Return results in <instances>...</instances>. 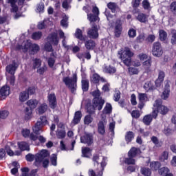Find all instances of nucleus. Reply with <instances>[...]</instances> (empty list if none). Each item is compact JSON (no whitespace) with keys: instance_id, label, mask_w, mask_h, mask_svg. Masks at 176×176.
Here are the masks:
<instances>
[{"instance_id":"f257e3e1","label":"nucleus","mask_w":176,"mask_h":176,"mask_svg":"<svg viewBox=\"0 0 176 176\" xmlns=\"http://www.w3.org/2000/svg\"><path fill=\"white\" fill-rule=\"evenodd\" d=\"M119 57L123 60V63L126 67L131 65V57L134 54L130 50V48L125 47L124 50L121 49L118 51Z\"/></svg>"},{"instance_id":"f03ea898","label":"nucleus","mask_w":176,"mask_h":176,"mask_svg":"<svg viewBox=\"0 0 176 176\" xmlns=\"http://www.w3.org/2000/svg\"><path fill=\"white\" fill-rule=\"evenodd\" d=\"M18 50H23V52H28L31 50L33 54L38 53L39 52V45L38 44H32L30 41H25L23 42L22 45H18L16 47Z\"/></svg>"},{"instance_id":"7ed1b4c3","label":"nucleus","mask_w":176,"mask_h":176,"mask_svg":"<svg viewBox=\"0 0 176 176\" xmlns=\"http://www.w3.org/2000/svg\"><path fill=\"white\" fill-rule=\"evenodd\" d=\"M52 45H54V46H57V45H58L57 32H53L48 36L47 43L45 45V50H46V52H52V50H53Z\"/></svg>"},{"instance_id":"20e7f679","label":"nucleus","mask_w":176,"mask_h":176,"mask_svg":"<svg viewBox=\"0 0 176 176\" xmlns=\"http://www.w3.org/2000/svg\"><path fill=\"white\" fill-rule=\"evenodd\" d=\"M63 82L65 84L67 87L74 93L75 90H76V82H77V78H76V75H74L73 78H69V77H64L63 78Z\"/></svg>"},{"instance_id":"39448f33","label":"nucleus","mask_w":176,"mask_h":176,"mask_svg":"<svg viewBox=\"0 0 176 176\" xmlns=\"http://www.w3.org/2000/svg\"><path fill=\"white\" fill-rule=\"evenodd\" d=\"M50 156V153L47 150H42L39 153H38L35 155V166H41V163L44 159H47L46 157H49Z\"/></svg>"},{"instance_id":"423d86ee","label":"nucleus","mask_w":176,"mask_h":176,"mask_svg":"<svg viewBox=\"0 0 176 176\" xmlns=\"http://www.w3.org/2000/svg\"><path fill=\"white\" fill-rule=\"evenodd\" d=\"M93 162L94 163H96V165L98 166V162L100 160H101L100 164H101V168L100 170L98 172L97 176H102V170H104V168L105 166H107V157H99L97 155H94L92 158Z\"/></svg>"},{"instance_id":"0eeeda50","label":"nucleus","mask_w":176,"mask_h":176,"mask_svg":"<svg viewBox=\"0 0 176 176\" xmlns=\"http://www.w3.org/2000/svg\"><path fill=\"white\" fill-rule=\"evenodd\" d=\"M104 104H105V101L102 99L94 98L93 107L92 109H88L89 113H94V111L98 109V111H101L102 109V107H104Z\"/></svg>"},{"instance_id":"6e6552de","label":"nucleus","mask_w":176,"mask_h":176,"mask_svg":"<svg viewBox=\"0 0 176 176\" xmlns=\"http://www.w3.org/2000/svg\"><path fill=\"white\" fill-rule=\"evenodd\" d=\"M154 107L157 108L158 112L161 113V115H166L168 112V108L162 105V100H156L154 103Z\"/></svg>"},{"instance_id":"1a4fd4ad","label":"nucleus","mask_w":176,"mask_h":176,"mask_svg":"<svg viewBox=\"0 0 176 176\" xmlns=\"http://www.w3.org/2000/svg\"><path fill=\"white\" fill-rule=\"evenodd\" d=\"M93 14H88L87 19L91 23H94V21H98V14H100V10L98 8L94 7L92 9Z\"/></svg>"},{"instance_id":"9d476101","label":"nucleus","mask_w":176,"mask_h":176,"mask_svg":"<svg viewBox=\"0 0 176 176\" xmlns=\"http://www.w3.org/2000/svg\"><path fill=\"white\" fill-rule=\"evenodd\" d=\"M6 152L9 156H13L14 153L9 146H6L5 148H0V160H3L6 159Z\"/></svg>"},{"instance_id":"9b49d317","label":"nucleus","mask_w":176,"mask_h":176,"mask_svg":"<svg viewBox=\"0 0 176 176\" xmlns=\"http://www.w3.org/2000/svg\"><path fill=\"white\" fill-rule=\"evenodd\" d=\"M153 55L155 57H160L163 54V50L160 45V43H154L153 47L152 50Z\"/></svg>"},{"instance_id":"f8f14e48","label":"nucleus","mask_w":176,"mask_h":176,"mask_svg":"<svg viewBox=\"0 0 176 176\" xmlns=\"http://www.w3.org/2000/svg\"><path fill=\"white\" fill-rule=\"evenodd\" d=\"M87 34L91 39H97V38H98V28L97 25H94L88 29Z\"/></svg>"},{"instance_id":"ddd939ff","label":"nucleus","mask_w":176,"mask_h":176,"mask_svg":"<svg viewBox=\"0 0 176 176\" xmlns=\"http://www.w3.org/2000/svg\"><path fill=\"white\" fill-rule=\"evenodd\" d=\"M168 97H170V81H166L161 98L162 100H167Z\"/></svg>"},{"instance_id":"4468645a","label":"nucleus","mask_w":176,"mask_h":176,"mask_svg":"<svg viewBox=\"0 0 176 176\" xmlns=\"http://www.w3.org/2000/svg\"><path fill=\"white\" fill-rule=\"evenodd\" d=\"M10 94V88L8 85H5L0 89V98L1 100H5Z\"/></svg>"},{"instance_id":"2eb2a0df","label":"nucleus","mask_w":176,"mask_h":176,"mask_svg":"<svg viewBox=\"0 0 176 176\" xmlns=\"http://www.w3.org/2000/svg\"><path fill=\"white\" fill-rule=\"evenodd\" d=\"M48 101L50 102V107L52 109H54L57 107V99L54 94H50L47 96Z\"/></svg>"},{"instance_id":"dca6fc26","label":"nucleus","mask_w":176,"mask_h":176,"mask_svg":"<svg viewBox=\"0 0 176 176\" xmlns=\"http://www.w3.org/2000/svg\"><path fill=\"white\" fill-rule=\"evenodd\" d=\"M104 72L106 74H110L111 75L116 73V67L111 65H104L103 67Z\"/></svg>"},{"instance_id":"f3484780","label":"nucleus","mask_w":176,"mask_h":176,"mask_svg":"<svg viewBox=\"0 0 176 176\" xmlns=\"http://www.w3.org/2000/svg\"><path fill=\"white\" fill-rule=\"evenodd\" d=\"M158 174L162 176H174V174L170 172V168L168 167H162L158 169Z\"/></svg>"},{"instance_id":"a211bd4d","label":"nucleus","mask_w":176,"mask_h":176,"mask_svg":"<svg viewBox=\"0 0 176 176\" xmlns=\"http://www.w3.org/2000/svg\"><path fill=\"white\" fill-rule=\"evenodd\" d=\"M80 141L82 144H87V145H91L93 144V138L89 134H86L80 138Z\"/></svg>"},{"instance_id":"6ab92c4d","label":"nucleus","mask_w":176,"mask_h":176,"mask_svg":"<svg viewBox=\"0 0 176 176\" xmlns=\"http://www.w3.org/2000/svg\"><path fill=\"white\" fill-rule=\"evenodd\" d=\"M105 124H107V121L105 120L100 121L98 124V133L102 134V135L105 134Z\"/></svg>"},{"instance_id":"aec40b11","label":"nucleus","mask_w":176,"mask_h":176,"mask_svg":"<svg viewBox=\"0 0 176 176\" xmlns=\"http://www.w3.org/2000/svg\"><path fill=\"white\" fill-rule=\"evenodd\" d=\"M142 67L146 72H149L151 67H152V58L149 57L146 61L143 62Z\"/></svg>"},{"instance_id":"412c9836","label":"nucleus","mask_w":176,"mask_h":176,"mask_svg":"<svg viewBox=\"0 0 176 176\" xmlns=\"http://www.w3.org/2000/svg\"><path fill=\"white\" fill-rule=\"evenodd\" d=\"M16 69H17V65H16V63H12L6 67V72H8L10 75H14Z\"/></svg>"},{"instance_id":"4be33fe9","label":"nucleus","mask_w":176,"mask_h":176,"mask_svg":"<svg viewBox=\"0 0 176 176\" xmlns=\"http://www.w3.org/2000/svg\"><path fill=\"white\" fill-rule=\"evenodd\" d=\"M47 111V104H46L45 103L40 104L39 107L36 109V113H38V115H43V113H45V112H46Z\"/></svg>"},{"instance_id":"5701e85b","label":"nucleus","mask_w":176,"mask_h":176,"mask_svg":"<svg viewBox=\"0 0 176 176\" xmlns=\"http://www.w3.org/2000/svg\"><path fill=\"white\" fill-rule=\"evenodd\" d=\"M43 126L41 124V122L37 121L35 125L32 127V130L35 134H41L43 131L42 130Z\"/></svg>"},{"instance_id":"b1692460","label":"nucleus","mask_w":176,"mask_h":176,"mask_svg":"<svg viewBox=\"0 0 176 176\" xmlns=\"http://www.w3.org/2000/svg\"><path fill=\"white\" fill-rule=\"evenodd\" d=\"M141 0H132L131 5L133 8V13H140V9L138 8L140 6Z\"/></svg>"},{"instance_id":"393cba45","label":"nucleus","mask_w":176,"mask_h":176,"mask_svg":"<svg viewBox=\"0 0 176 176\" xmlns=\"http://www.w3.org/2000/svg\"><path fill=\"white\" fill-rule=\"evenodd\" d=\"M115 30L116 36H120V34H122V22H120V21L116 22Z\"/></svg>"},{"instance_id":"a878e982","label":"nucleus","mask_w":176,"mask_h":176,"mask_svg":"<svg viewBox=\"0 0 176 176\" xmlns=\"http://www.w3.org/2000/svg\"><path fill=\"white\" fill-rule=\"evenodd\" d=\"M30 98V95L27 91H24L20 93L19 94V101L21 102H25Z\"/></svg>"},{"instance_id":"bb28decb","label":"nucleus","mask_w":176,"mask_h":176,"mask_svg":"<svg viewBox=\"0 0 176 176\" xmlns=\"http://www.w3.org/2000/svg\"><path fill=\"white\" fill-rule=\"evenodd\" d=\"M58 34L60 39H63L62 44L63 47L65 49H68V45H67V41H65V39H67V36H65V34L64 33V32H63V30H59Z\"/></svg>"},{"instance_id":"cd10ccee","label":"nucleus","mask_w":176,"mask_h":176,"mask_svg":"<svg viewBox=\"0 0 176 176\" xmlns=\"http://www.w3.org/2000/svg\"><path fill=\"white\" fill-rule=\"evenodd\" d=\"M81 119H82V112H80V111H78L74 114L72 123H74V124H78V123L80 122Z\"/></svg>"},{"instance_id":"c85d7f7f","label":"nucleus","mask_w":176,"mask_h":176,"mask_svg":"<svg viewBox=\"0 0 176 176\" xmlns=\"http://www.w3.org/2000/svg\"><path fill=\"white\" fill-rule=\"evenodd\" d=\"M143 87L146 91H152V90H155V86H153V83L152 81L149 80L144 83Z\"/></svg>"},{"instance_id":"c756f323","label":"nucleus","mask_w":176,"mask_h":176,"mask_svg":"<svg viewBox=\"0 0 176 176\" xmlns=\"http://www.w3.org/2000/svg\"><path fill=\"white\" fill-rule=\"evenodd\" d=\"M148 17H149V15L145 14L144 13H140L136 17V19L140 23H146L148 21Z\"/></svg>"},{"instance_id":"7c9ffc66","label":"nucleus","mask_w":176,"mask_h":176,"mask_svg":"<svg viewBox=\"0 0 176 176\" xmlns=\"http://www.w3.org/2000/svg\"><path fill=\"white\" fill-rule=\"evenodd\" d=\"M85 45L87 50H93L96 47V42L93 40H89L85 42Z\"/></svg>"},{"instance_id":"2f4dec72","label":"nucleus","mask_w":176,"mask_h":176,"mask_svg":"<svg viewBox=\"0 0 176 176\" xmlns=\"http://www.w3.org/2000/svg\"><path fill=\"white\" fill-rule=\"evenodd\" d=\"M75 37L80 41H86V36H83V33L80 29L76 30Z\"/></svg>"},{"instance_id":"473e14b6","label":"nucleus","mask_w":176,"mask_h":176,"mask_svg":"<svg viewBox=\"0 0 176 176\" xmlns=\"http://www.w3.org/2000/svg\"><path fill=\"white\" fill-rule=\"evenodd\" d=\"M18 146L21 151H30V145L25 142L18 143Z\"/></svg>"},{"instance_id":"72a5a7b5","label":"nucleus","mask_w":176,"mask_h":176,"mask_svg":"<svg viewBox=\"0 0 176 176\" xmlns=\"http://www.w3.org/2000/svg\"><path fill=\"white\" fill-rule=\"evenodd\" d=\"M27 105L30 107L31 109H35L38 105V100L35 99H31L27 102Z\"/></svg>"},{"instance_id":"f704fd0d","label":"nucleus","mask_w":176,"mask_h":176,"mask_svg":"<svg viewBox=\"0 0 176 176\" xmlns=\"http://www.w3.org/2000/svg\"><path fill=\"white\" fill-rule=\"evenodd\" d=\"M140 153V150L135 147H133L128 153V155L129 157H135L136 155Z\"/></svg>"},{"instance_id":"c9c22d12","label":"nucleus","mask_w":176,"mask_h":176,"mask_svg":"<svg viewBox=\"0 0 176 176\" xmlns=\"http://www.w3.org/2000/svg\"><path fill=\"white\" fill-rule=\"evenodd\" d=\"M153 120V118H152V115H146L143 118V123L146 124V126H149V124L152 123Z\"/></svg>"},{"instance_id":"e433bc0d","label":"nucleus","mask_w":176,"mask_h":176,"mask_svg":"<svg viewBox=\"0 0 176 176\" xmlns=\"http://www.w3.org/2000/svg\"><path fill=\"white\" fill-rule=\"evenodd\" d=\"M82 153L84 157H90V156H91V150L90 149V148L87 147L82 148Z\"/></svg>"},{"instance_id":"4c0bfd02","label":"nucleus","mask_w":176,"mask_h":176,"mask_svg":"<svg viewBox=\"0 0 176 176\" xmlns=\"http://www.w3.org/2000/svg\"><path fill=\"white\" fill-rule=\"evenodd\" d=\"M42 65V60L41 59L35 58L32 60L33 69H36Z\"/></svg>"},{"instance_id":"58836bf2","label":"nucleus","mask_w":176,"mask_h":176,"mask_svg":"<svg viewBox=\"0 0 176 176\" xmlns=\"http://www.w3.org/2000/svg\"><path fill=\"white\" fill-rule=\"evenodd\" d=\"M32 118V110L29 109L28 107L25 108V119L26 120H30V119Z\"/></svg>"},{"instance_id":"ea45409f","label":"nucleus","mask_w":176,"mask_h":176,"mask_svg":"<svg viewBox=\"0 0 176 176\" xmlns=\"http://www.w3.org/2000/svg\"><path fill=\"white\" fill-rule=\"evenodd\" d=\"M7 1L11 5V12H14V13H16V12L19 10V7H17L16 5V0H7Z\"/></svg>"},{"instance_id":"a19ab883","label":"nucleus","mask_w":176,"mask_h":176,"mask_svg":"<svg viewBox=\"0 0 176 176\" xmlns=\"http://www.w3.org/2000/svg\"><path fill=\"white\" fill-rule=\"evenodd\" d=\"M72 3V0H63L62 6L63 9L68 10V9H71V3Z\"/></svg>"},{"instance_id":"79ce46f5","label":"nucleus","mask_w":176,"mask_h":176,"mask_svg":"<svg viewBox=\"0 0 176 176\" xmlns=\"http://www.w3.org/2000/svg\"><path fill=\"white\" fill-rule=\"evenodd\" d=\"M140 171L141 174L144 176H151L152 175V171L149 168L143 167Z\"/></svg>"},{"instance_id":"37998d69","label":"nucleus","mask_w":176,"mask_h":176,"mask_svg":"<svg viewBox=\"0 0 176 176\" xmlns=\"http://www.w3.org/2000/svg\"><path fill=\"white\" fill-rule=\"evenodd\" d=\"M107 7L111 10L112 13H115L116 10H119V7L115 3H109Z\"/></svg>"},{"instance_id":"c03bdc74","label":"nucleus","mask_w":176,"mask_h":176,"mask_svg":"<svg viewBox=\"0 0 176 176\" xmlns=\"http://www.w3.org/2000/svg\"><path fill=\"white\" fill-rule=\"evenodd\" d=\"M82 89L83 91H87L89 90V80L86 78L82 80Z\"/></svg>"},{"instance_id":"a18cd8bd","label":"nucleus","mask_w":176,"mask_h":176,"mask_svg":"<svg viewBox=\"0 0 176 176\" xmlns=\"http://www.w3.org/2000/svg\"><path fill=\"white\" fill-rule=\"evenodd\" d=\"M125 140L127 144H129V142H131V141L134 140V133L131 131L127 132L126 135H125Z\"/></svg>"},{"instance_id":"49530a36","label":"nucleus","mask_w":176,"mask_h":176,"mask_svg":"<svg viewBox=\"0 0 176 176\" xmlns=\"http://www.w3.org/2000/svg\"><path fill=\"white\" fill-rule=\"evenodd\" d=\"M161 164L159 162H153L150 164V167L151 170H155V171L160 168Z\"/></svg>"},{"instance_id":"de8ad7c7","label":"nucleus","mask_w":176,"mask_h":176,"mask_svg":"<svg viewBox=\"0 0 176 176\" xmlns=\"http://www.w3.org/2000/svg\"><path fill=\"white\" fill-rule=\"evenodd\" d=\"M170 35V43H172V45H176V30L174 29L171 30Z\"/></svg>"},{"instance_id":"09e8293b","label":"nucleus","mask_w":176,"mask_h":176,"mask_svg":"<svg viewBox=\"0 0 176 176\" xmlns=\"http://www.w3.org/2000/svg\"><path fill=\"white\" fill-rule=\"evenodd\" d=\"M42 38V33L41 32H35L32 34V38L34 41H39Z\"/></svg>"},{"instance_id":"8fccbe9b","label":"nucleus","mask_w":176,"mask_h":176,"mask_svg":"<svg viewBox=\"0 0 176 176\" xmlns=\"http://www.w3.org/2000/svg\"><path fill=\"white\" fill-rule=\"evenodd\" d=\"M151 141L153 142V144H155V146H157V148H160V146H162V145H163L162 142H159V139H157V138L156 136H153L151 138Z\"/></svg>"},{"instance_id":"3c124183","label":"nucleus","mask_w":176,"mask_h":176,"mask_svg":"<svg viewBox=\"0 0 176 176\" xmlns=\"http://www.w3.org/2000/svg\"><path fill=\"white\" fill-rule=\"evenodd\" d=\"M128 71L129 73V75H138L140 74V70L135 67H129Z\"/></svg>"},{"instance_id":"603ef678","label":"nucleus","mask_w":176,"mask_h":176,"mask_svg":"<svg viewBox=\"0 0 176 176\" xmlns=\"http://www.w3.org/2000/svg\"><path fill=\"white\" fill-rule=\"evenodd\" d=\"M111 112H112V105H111L109 103H107L103 109V113L108 114L111 113Z\"/></svg>"},{"instance_id":"864d4df0","label":"nucleus","mask_w":176,"mask_h":176,"mask_svg":"<svg viewBox=\"0 0 176 176\" xmlns=\"http://www.w3.org/2000/svg\"><path fill=\"white\" fill-rule=\"evenodd\" d=\"M138 98L140 102H145L146 101H148V96L146 94L140 93L138 94Z\"/></svg>"},{"instance_id":"5fc2aeb1","label":"nucleus","mask_w":176,"mask_h":176,"mask_svg":"<svg viewBox=\"0 0 176 176\" xmlns=\"http://www.w3.org/2000/svg\"><path fill=\"white\" fill-rule=\"evenodd\" d=\"M168 159V152H167V151H164L160 156V160L161 162H164L165 160H167Z\"/></svg>"},{"instance_id":"6e6d98bb","label":"nucleus","mask_w":176,"mask_h":176,"mask_svg":"<svg viewBox=\"0 0 176 176\" xmlns=\"http://www.w3.org/2000/svg\"><path fill=\"white\" fill-rule=\"evenodd\" d=\"M60 25L64 28L68 27V17L67 16H64L63 19L60 21Z\"/></svg>"},{"instance_id":"4d7b16f0","label":"nucleus","mask_w":176,"mask_h":176,"mask_svg":"<svg viewBox=\"0 0 176 176\" xmlns=\"http://www.w3.org/2000/svg\"><path fill=\"white\" fill-rule=\"evenodd\" d=\"M46 23H47V20L39 22L37 25V28H38V30H43L46 28Z\"/></svg>"},{"instance_id":"13d9d810","label":"nucleus","mask_w":176,"mask_h":176,"mask_svg":"<svg viewBox=\"0 0 176 176\" xmlns=\"http://www.w3.org/2000/svg\"><path fill=\"white\" fill-rule=\"evenodd\" d=\"M93 122V118H91V115H87L84 118L85 124H90Z\"/></svg>"},{"instance_id":"bf43d9fd","label":"nucleus","mask_w":176,"mask_h":176,"mask_svg":"<svg viewBox=\"0 0 176 176\" xmlns=\"http://www.w3.org/2000/svg\"><path fill=\"white\" fill-rule=\"evenodd\" d=\"M56 136L58 138H65V131L64 130H58L56 132Z\"/></svg>"},{"instance_id":"052dcab7","label":"nucleus","mask_w":176,"mask_h":176,"mask_svg":"<svg viewBox=\"0 0 176 176\" xmlns=\"http://www.w3.org/2000/svg\"><path fill=\"white\" fill-rule=\"evenodd\" d=\"M160 39L161 41H166L167 39V33L164 30H160Z\"/></svg>"},{"instance_id":"680f3d73","label":"nucleus","mask_w":176,"mask_h":176,"mask_svg":"<svg viewBox=\"0 0 176 176\" xmlns=\"http://www.w3.org/2000/svg\"><path fill=\"white\" fill-rule=\"evenodd\" d=\"M126 164H135V160L133 157H129L124 160Z\"/></svg>"},{"instance_id":"e2e57ef3","label":"nucleus","mask_w":176,"mask_h":176,"mask_svg":"<svg viewBox=\"0 0 176 176\" xmlns=\"http://www.w3.org/2000/svg\"><path fill=\"white\" fill-rule=\"evenodd\" d=\"M129 38H135L137 36V32L134 29H130L128 32Z\"/></svg>"},{"instance_id":"0e129e2a","label":"nucleus","mask_w":176,"mask_h":176,"mask_svg":"<svg viewBox=\"0 0 176 176\" xmlns=\"http://www.w3.org/2000/svg\"><path fill=\"white\" fill-rule=\"evenodd\" d=\"M51 163L52 166H57V155L52 154L51 155Z\"/></svg>"},{"instance_id":"69168bd1","label":"nucleus","mask_w":176,"mask_h":176,"mask_svg":"<svg viewBox=\"0 0 176 176\" xmlns=\"http://www.w3.org/2000/svg\"><path fill=\"white\" fill-rule=\"evenodd\" d=\"M173 131H174L171 129L170 126H165L163 131L164 133H165L166 135H169V134H172Z\"/></svg>"},{"instance_id":"338daca9","label":"nucleus","mask_w":176,"mask_h":176,"mask_svg":"<svg viewBox=\"0 0 176 176\" xmlns=\"http://www.w3.org/2000/svg\"><path fill=\"white\" fill-rule=\"evenodd\" d=\"M41 126H46L47 124V118H46V116H41L40 117V121Z\"/></svg>"},{"instance_id":"774afa93","label":"nucleus","mask_w":176,"mask_h":176,"mask_svg":"<svg viewBox=\"0 0 176 176\" xmlns=\"http://www.w3.org/2000/svg\"><path fill=\"white\" fill-rule=\"evenodd\" d=\"M170 10L173 13V14H176V1L171 3L170 6Z\"/></svg>"}]
</instances>
